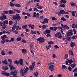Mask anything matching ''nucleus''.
Masks as SVG:
<instances>
[{"instance_id":"53","label":"nucleus","mask_w":77,"mask_h":77,"mask_svg":"<svg viewBox=\"0 0 77 77\" xmlns=\"http://www.w3.org/2000/svg\"><path fill=\"white\" fill-rule=\"evenodd\" d=\"M42 28H43V29H46L45 25H44L42 26Z\"/></svg>"},{"instance_id":"10","label":"nucleus","mask_w":77,"mask_h":77,"mask_svg":"<svg viewBox=\"0 0 77 77\" xmlns=\"http://www.w3.org/2000/svg\"><path fill=\"white\" fill-rule=\"evenodd\" d=\"M54 65H51L50 66H49L48 67V69H50L51 71H52L54 70Z\"/></svg>"},{"instance_id":"6","label":"nucleus","mask_w":77,"mask_h":77,"mask_svg":"<svg viewBox=\"0 0 77 77\" xmlns=\"http://www.w3.org/2000/svg\"><path fill=\"white\" fill-rule=\"evenodd\" d=\"M1 21H4V20L7 19L6 16L5 15L2 14V15L0 16Z\"/></svg>"},{"instance_id":"30","label":"nucleus","mask_w":77,"mask_h":77,"mask_svg":"<svg viewBox=\"0 0 77 77\" xmlns=\"http://www.w3.org/2000/svg\"><path fill=\"white\" fill-rule=\"evenodd\" d=\"M69 54H70L72 56H73V52L72 50H69Z\"/></svg>"},{"instance_id":"56","label":"nucleus","mask_w":77,"mask_h":77,"mask_svg":"<svg viewBox=\"0 0 77 77\" xmlns=\"http://www.w3.org/2000/svg\"><path fill=\"white\" fill-rule=\"evenodd\" d=\"M8 20H6L4 22V24H8Z\"/></svg>"},{"instance_id":"49","label":"nucleus","mask_w":77,"mask_h":77,"mask_svg":"<svg viewBox=\"0 0 77 77\" xmlns=\"http://www.w3.org/2000/svg\"><path fill=\"white\" fill-rule=\"evenodd\" d=\"M54 43V42L52 41L49 42H48V44L49 45L53 44Z\"/></svg>"},{"instance_id":"46","label":"nucleus","mask_w":77,"mask_h":77,"mask_svg":"<svg viewBox=\"0 0 77 77\" xmlns=\"http://www.w3.org/2000/svg\"><path fill=\"white\" fill-rule=\"evenodd\" d=\"M68 57V55L67 54H66L65 55L64 59H66Z\"/></svg>"},{"instance_id":"57","label":"nucleus","mask_w":77,"mask_h":77,"mask_svg":"<svg viewBox=\"0 0 77 77\" xmlns=\"http://www.w3.org/2000/svg\"><path fill=\"white\" fill-rule=\"evenodd\" d=\"M34 45L32 44H31L30 45V47L31 48H32L33 46Z\"/></svg>"},{"instance_id":"36","label":"nucleus","mask_w":77,"mask_h":77,"mask_svg":"<svg viewBox=\"0 0 77 77\" xmlns=\"http://www.w3.org/2000/svg\"><path fill=\"white\" fill-rule=\"evenodd\" d=\"M43 6H39L37 7V8H38L40 10H42V8Z\"/></svg>"},{"instance_id":"47","label":"nucleus","mask_w":77,"mask_h":77,"mask_svg":"<svg viewBox=\"0 0 77 77\" xmlns=\"http://www.w3.org/2000/svg\"><path fill=\"white\" fill-rule=\"evenodd\" d=\"M61 20H62L63 21H66V19H65V18L63 17H62L61 18Z\"/></svg>"},{"instance_id":"60","label":"nucleus","mask_w":77,"mask_h":77,"mask_svg":"<svg viewBox=\"0 0 77 77\" xmlns=\"http://www.w3.org/2000/svg\"><path fill=\"white\" fill-rule=\"evenodd\" d=\"M53 28L54 27H50L49 29L52 31H53Z\"/></svg>"},{"instance_id":"59","label":"nucleus","mask_w":77,"mask_h":77,"mask_svg":"<svg viewBox=\"0 0 77 77\" xmlns=\"http://www.w3.org/2000/svg\"><path fill=\"white\" fill-rule=\"evenodd\" d=\"M4 24V22L2 23V22H0V26H2L3 25V24Z\"/></svg>"},{"instance_id":"50","label":"nucleus","mask_w":77,"mask_h":77,"mask_svg":"<svg viewBox=\"0 0 77 77\" xmlns=\"http://www.w3.org/2000/svg\"><path fill=\"white\" fill-rule=\"evenodd\" d=\"M1 54L3 56V55H5V52H4V51H2L1 52Z\"/></svg>"},{"instance_id":"26","label":"nucleus","mask_w":77,"mask_h":77,"mask_svg":"<svg viewBox=\"0 0 77 77\" xmlns=\"http://www.w3.org/2000/svg\"><path fill=\"white\" fill-rule=\"evenodd\" d=\"M14 4L12 3L11 2H10V6L11 7H14Z\"/></svg>"},{"instance_id":"64","label":"nucleus","mask_w":77,"mask_h":77,"mask_svg":"<svg viewBox=\"0 0 77 77\" xmlns=\"http://www.w3.org/2000/svg\"><path fill=\"white\" fill-rule=\"evenodd\" d=\"M14 32L15 34H18V31L17 30H15Z\"/></svg>"},{"instance_id":"29","label":"nucleus","mask_w":77,"mask_h":77,"mask_svg":"<svg viewBox=\"0 0 77 77\" xmlns=\"http://www.w3.org/2000/svg\"><path fill=\"white\" fill-rule=\"evenodd\" d=\"M34 74L35 77H37L38 74H39V73L38 72L36 71V73H34Z\"/></svg>"},{"instance_id":"32","label":"nucleus","mask_w":77,"mask_h":77,"mask_svg":"<svg viewBox=\"0 0 77 77\" xmlns=\"http://www.w3.org/2000/svg\"><path fill=\"white\" fill-rule=\"evenodd\" d=\"M22 39V38L21 37H18L16 39V40L17 41H20Z\"/></svg>"},{"instance_id":"35","label":"nucleus","mask_w":77,"mask_h":77,"mask_svg":"<svg viewBox=\"0 0 77 77\" xmlns=\"http://www.w3.org/2000/svg\"><path fill=\"white\" fill-rule=\"evenodd\" d=\"M2 63L4 64H8V63H7V61L6 60H4L3 61Z\"/></svg>"},{"instance_id":"15","label":"nucleus","mask_w":77,"mask_h":77,"mask_svg":"<svg viewBox=\"0 0 77 77\" xmlns=\"http://www.w3.org/2000/svg\"><path fill=\"white\" fill-rule=\"evenodd\" d=\"M69 65V66L72 68H74L76 66V64L75 63H73L72 64H71Z\"/></svg>"},{"instance_id":"3","label":"nucleus","mask_w":77,"mask_h":77,"mask_svg":"<svg viewBox=\"0 0 77 77\" xmlns=\"http://www.w3.org/2000/svg\"><path fill=\"white\" fill-rule=\"evenodd\" d=\"M55 38L57 37L61 39L62 38H63L60 32H56L55 34Z\"/></svg>"},{"instance_id":"45","label":"nucleus","mask_w":77,"mask_h":77,"mask_svg":"<svg viewBox=\"0 0 77 77\" xmlns=\"http://www.w3.org/2000/svg\"><path fill=\"white\" fill-rule=\"evenodd\" d=\"M1 43L2 44H4L5 43V39H2V41H1Z\"/></svg>"},{"instance_id":"31","label":"nucleus","mask_w":77,"mask_h":77,"mask_svg":"<svg viewBox=\"0 0 77 77\" xmlns=\"http://www.w3.org/2000/svg\"><path fill=\"white\" fill-rule=\"evenodd\" d=\"M14 64H16L17 65H18L19 64V62L18 61H17V60H16L14 61Z\"/></svg>"},{"instance_id":"48","label":"nucleus","mask_w":77,"mask_h":77,"mask_svg":"<svg viewBox=\"0 0 77 77\" xmlns=\"http://www.w3.org/2000/svg\"><path fill=\"white\" fill-rule=\"evenodd\" d=\"M57 27H54L53 28V30L56 31L57 30Z\"/></svg>"},{"instance_id":"40","label":"nucleus","mask_w":77,"mask_h":77,"mask_svg":"<svg viewBox=\"0 0 77 77\" xmlns=\"http://www.w3.org/2000/svg\"><path fill=\"white\" fill-rule=\"evenodd\" d=\"M68 69L69 71H72V68L70 66H69Z\"/></svg>"},{"instance_id":"41","label":"nucleus","mask_w":77,"mask_h":77,"mask_svg":"<svg viewBox=\"0 0 77 77\" xmlns=\"http://www.w3.org/2000/svg\"><path fill=\"white\" fill-rule=\"evenodd\" d=\"M46 36L47 38H48L49 37H51V35L49 33L47 34L46 35Z\"/></svg>"},{"instance_id":"52","label":"nucleus","mask_w":77,"mask_h":77,"mask_svg":"<svg viewBox=\"0 0 77 77\" xmlns=\"http://www.w3.org/2000/svg\"><path fill=\"white\" fill-rule=\"evenodd\" d=\"M5 75H6L7 76H10V73L6 72Z\"/></svg>"},{"instance_id":"61","label":"nucleus","mask_w":77,"mask_h":77,"mask_svg":"<svg viewBox=\"0 0 77 77\" xmlns=\"http://www.w3.org/2000/svg\"><path fill=\"white\" fill-rule=\"evenodd\" d=\"M57 77H62V74H59L58 75Z\"/></svg>"},{"instance_id":"39","label":"nucleus","mask_w":77,"mask_h":77,"mask_svg":"<svg viewBox=\"0 0 77 77\" xmlns=\"http://www.w3.org/2000/svg\"><path fill=\"white\" fill-rule=\"evenodd\" d=\"M71 37H68L67 38H66V41H71Z\"/></svg>"},{"instance_id":"7","label":"nucleus","mask_w":77,"mask_h":77,"mask_svg":"<svg viewBox=\"0 0 77 77\" xmlns=\"http://www.w3.org/2000/svg\"><path fill=\"white\" fill-rule=\"evenodd\" d=\"M73 35L72 30L70 29L67 32V36H70Z\"/></svg>"},{"instance_id":"28","label":"nucleus","mask_w":77,"mask_h":77,"mask_svg":"<svg viewBox=\"0 0 77 77\" xmlns=\"http://www.w3.org/2000/svg\"><path fill=\"white\" fill-rule=\"evenodd\" d=\"M60 13H61V14H64L65 11L64 10H62L60 11Z\"/></svg>"},{"instance_id":"8","label":"nucleus","mask_w":77,"mask_h":77,"mask_svg":"<svg viewBox=\"0 0 77 77\" xmlns=\"http://www.w3.org/2000/svg\"><path fill=\"white\" fill-rule=\"evenodd\" d=\"M61 25L63 29H63L64 30H65V29H69V26L67 25H63V24H61Z\"/></svg>"},{"instance_id":"18","label":"nucleus","mask_w":77,"mask_h":77,"mask_svg":"<svg viewBox=\"0 0 77 77\" xmlns=\"http://www.w3.org/2000/svg\"><path fill=\"white\" fill-rule=\"evenodd\" d=\"M27 26H28L27 25H23L22 26V27L23 29H25L27 28Z\"/></svg>"},{"instance_id":"14","label":"nucleus","mask_w":77,"mask_h":77,"mask_svg":"<svg viewBox=\"0 0 77 77\" xmlns=\"http://www.w3.org/2000/svg\"><path fill=\"white\" fill-rule=\"evenodd\" d=\"M2 68L5 71H6L8 69V67L6 66H3L2 67Z\"/></svg>"},{"instance_id":"63","label":"nucleus","mask_w":77,"mask_h":77,"mask_svg":"<svg viewBox=\"0 0 77 77\" xmlns=\"http://www.w3.org/2000/svg\"><path fill=\"white\" fill-rule=\"evenodd\" d=\"M54 47L56 48H59V47L57 45H56L55 46H54Z\"/></svg>"},{"instance_id":"4","label":"nucleus","mask_w":77,"mask_h":77,"mask_svg":"<svg viewBox=\"0 0 77 77\" xmlns=\"http://www.w3.org/2000/svg\"><path fill=\"white\" fill-rule=\"evenodd\" d=\"M37 41H39V43H42L44 41H45L46 39H45L44 38L40 37L37 39Z\"/></svg>"},{"instance_id":"9","label":"nucleus","mask_w":77,"mask_h":77,"mask_svg":"<svg viewBox=\"0 0 77 77\" xmlns=\"http://www.w3.org/2000/svg\"><path fill=\"white\" fill-rule=\"evenodd\" d=\"M49 19L47 18H45L44 19V21L41 22L42 24H45V23H48Z\"/></svg>"},{"instance_id":"23","label":"nucleus","mask_w":77,"mask_h":77,"mask_svg":"<svg viewBox=\"0 0 77 77\" xmlns=\"http://www.w3.org/2000/svg\"><path fill=\"white\" fill-rule=\"evenodd\" d=\"M14 5L16 7H18V8H20V7H21L20 5L19 4H14Z\"/></svg>"},{"instance_id":"38","label":"nucleus","mask_w":77,"mask_h":77,"mask_svg":"<svg viewBox=\"0 0 77 77\" xmlns=\"http://www.w3.org/2000/svg\"><path fill=\"white\" fill-rule=\"evenodd\" d=\"M6 25L5 24H4L2 26V28L3 29H5L6 27Z\"/></svg>"},{"instance_id":"33","label":"nucleus","mask_w":77,"mask_h":77,"mask_svg":"<svg viewBox=\"0 0 77 77\" xmlns=\"http://www.w3.org/2000/svg\"><path fill=\"white\" fill-rule=\"evenodd\" d=\"M21 29V28L20 27H19V26H18L16 28V30L17 31L18 30H20Z\"/></svg>"},{"instance_id":"34","label":"nucleus","mask_w":77,"mask_h":77,"mask_svg":"<svg viewBox=\"0 0 77 77\" xmlns=\"http://www.w3.org/2000/svg\"><path fill=\"white\" fill-rule=\"evenodd\" d=\"M6 73L7 72H6L4 71H3L2 72V73H1V74L2 75H5Z\"/></svg>"},{"instance_id":"62","label":"nucleus","mask_w":77,"mask_h":77,"mask_svg":"<svg viewBox=\"0 0 77 77\" xmlns=\"http://www.w3.org/2000/svg\"><path fill=\"white\" fill-rule=\"evenodd\" d=\"M73 31L74 32V34H76V31L75 30V29H73Z\"/></svg>"},{"instance_id":"58","label":"nucleus","mask_w":77,"mask_h":77,"mask_svg":"<svg viewBox=\"0 0 77 77\" xmlns=\"http://www.w3.org/2000/svg\"><path fill=\"white\" fill-rule=\"evenodd\" d=\"M34 2H40V0H33Z\"/></svg>"},{"instance_id":"55","label":"nucleus","mask_w":77,"mask_h":77,"mask_svg":"<svg viewBox=\"0 0 77 77\" xmlns=\"http://www.w3.org/2000/svg\"><path fill=\"white\" fill-rule=\"evenodd\" d=\"M75 23H73L72 24V28H73V29H75Z\"/></svg>"},{"instance_id":"51","label":"nucleus","mask_w":77,"mask_h":77,"mask_svg":"<svg viewBox=\"0 0 77 77\" xmlns=\"http://www.w3.org/2000/svg\"><path fill=\"white\" fill-rule=\"evenodd\" d=\"M66 67H67V66H66L64 65H63L62 66V69H63L64 68H66Z\"/></svg>"},{"instance_id":"42","label":"nucleus","mask_w":77,"mask_h":77,"mask_svg":"<svg viewBox=\"0 0 77 77\" xmlns=\"http://www.w3.org/2000/svg\"><path fill=\"white\" fill-rule=\"evenodd\" d=\"M22 42L23 43H26V41L25 40V39H22Z\"/></svg>"},{"instance_id":"12","label":"nucleus","mask_w":77,"mask_h":77,"mask_svg":"<svg viewBox=\"0 0 77 77\" xmlns=\"http://www.w3.org/2000/svg\"><path fill=\"white\" fill-rule=\"evenodd\" d=\"M19 64L20 65H21L22 66L23 65V59H20V60H19Z\"/></svg>"},{"instance_id":"5","label":"nucleus","mask_w":77,"mask_h":77,"mask_svg":"<svg viewBox=\"0 0 77 77\" xmlns=\"http://www.w3.org/2000/svg\"><path fill=\"white\" fill-rule=\"evenodd\" d=\"M35 61L34 62L32 63V65H30L29 66V68L30 70L32 71H33V69L34 68L35 66Z\"/></svg>"},{"instance_id":"16","label":"nucleus","mask_w":77,"mask_h":77,"mask_svg":"<svg viewBox=\"0 0 77 77\" xmlns=\"http://www.w3.org/2000/svg\"><path fill=\"white\" fill-rule=\"evenodd\" d=\"M70 45L71 47H72V48H74V46H75V44L74 42H71Z\"/></svg>"},{"instance_id":"1","label":"nucleus","mask_w":77,"mask_h":77,"mask_svg":"<svg viewBox=\"0 0 77 77\" xmlns=\"http://www.w3.org/2000/svg\"><path fill=\"white\" fill-rule=\"evenodd\" d=\"M13 20H17L18 21H20L21 19V17L20 16L19 14H17L15 15H14L12 17Z\"/></svg>"},{"instance_id":"2","label":"nucleus","mask_w":77,"mask_h":77,"mask_svg":"<svg viewBox=\"0 0 77 77\" xmlns=\"http://www.w3.org/2000/svg\"><path fill=\"white\" fill-rule=\"evenodd\" d=\"M17 71L16 70H14V71H11L10 72V75H13V77H18L17 75Z\"/></svg>"},{"instance_id":"19","label":"nucleus","mask_w":77,"mask_h":77,"mask_svg":"<svg viewBox=\"0 0 77 77\" xmlns=\"http://www.w3.org/2000/svg\"><path fill=\"white\" fill-rule=\"evenodd\" d=\"M22 53L23 54H25L27 53V51L26 49H23L22 50Z\"/></svg>"},{"instance_id":"54","label":"nucleus","mask_w":77,"mask_h":77,"mask_svg":"<svg viewBox=\"0 0 77 77\" xmlns=\"http://www.w3.org/2000/svg\"><path fill=\"white\" fill-rule=\"evenodd\" d=\"M60 7H61L62 8H65V5L64 4H63V5H60Z\"/></svg>"},{"instance_id":"13","label":"nucleus","mask_w":77,"mask_h":77,"mask_svg":"<svg viewBox=\"0 0 77 77\" xmlns=\"http://www.w3.org/2000/svg\"><path fill=\"white\" fill-rule=\"evenodd\" d=\"M66 60H68L69 63V65H71L72 63V60L70 59H67Z\"/></svg>"},{"instance_id":"43","label":"nucleus","mask_w":77,"mask_h":77,"mask_svg":"<svg viewBox=\"0 0 77 77\" xmlns=\"http://www.w3.org/2000/svg\"><path fill=\"white\" fill-rule=\"evenodd\" d=\"M8 61L10 62V64L11 65L12 64V60H11V59H8Z\"/></svg>"},{"instance_id":"37","label":"nucleus","mask_w":77,"mask_h":77,"mask_svg":"<svg viewBox=\"0 0 77 77\" xmlns=\"http://www.w3.org/2000/svg\"><path fill=\"white\" fill-rule=\"evenodd\" d=\"M51 19L52 20H54L55 21H56L57 19L55 18V17H51Z\"/></svg>"},{"instance_id":"44","label":"nucleus","mask_w":77,"mask_h":77,"mask_svg":"<svg viewBox=\"0 0 77 77\" xmlns=\"http://www.w3.org/2000/svg\"><path fill=\"white\" fill-rule=\"evenodd\" d=\"M13 24V21L12 20H10L9 21V24L10 25H11Z\"/></svg>"},{"instance_id":"25","label":"nucleus","mask_w":77,"mask_h":77,"mask_svg":"<svg viewBox=\"0 0 77 77\" xmlns=\"http://www.w3.org/2000/svg\"><path fill=\"white\" fill-rule=\"evenodd\" d=\"M60 2L61 3H63L64 4H66L67 2L65 0H61V1H60Z\"/></svg>"},{"instance_id":"22","label":"nucleus","mask_w":77,"mask_h":77,"mask_svg":"<svg viewBox=\"0 0 77 77\" xmlns=\"http://www.w3.org/2000/svg\"><path fill=\"white\" fill-rule=\"evenodd\" d=\"M3 13H2V14L3 15H5V14H8V11H3Z\"/></svg>"},{"instance_id":"17","label":"nucleus","mask_w":77,"mask_h":77,"mask_svg":"<svg viewBox=\"0 0 77 77\" xmlns=\"http://www.w3.org/2000/svg\"><path fill=\"white\" fill-rule=\"evenodd\" d=\"M5 38H8V37L6 36V35H2L1 36V38L2 40H5Z\"/></svg>"},{"instance_id":"24","label":"nucleus","mask_w":77,"mask_h":77,"mask_svg":"<svg viewBox=\"0 0 77 77\" xmlns=\"http://www.w3.org/2000/svg\"><path fill=\"white\" fill-rule=\"evenodd\" d=\"M71 5L72 7H74L76 6V3H75L74 2H72V3L70 4Z\"/></svg>"},{"instance_id":"21","label":"nucleus","mask_w":77,"mask_h":77,"mask_svg":"<svg viewBox=\"0 0 77 77\" xmlns=\"http://www.w3.org/2000/svg\"><path fill=\"white\" fill-rule=\"evenodd\" d=\"M9 66L10 68V69L11 71H12V70L15 69V68L13 66H11V65H9Z\"/></svg>"},{"instance_id":"20","label":"nucleus","mask_w":77,"mask_h":77,"mask_svg":"<svg viewBox=\"0 0 77 77\" xmlns=\"http://www.w3.org/2000/svg\"><path fill=\"white\" fill-rule=\"evenodd\" d=\"M15 13L12 10H9L8 11V13L10 14H14Z\"/></svg>"},{"instance_id":"27","label":"nucleus","mask_w":77,"mask_h":77,"mask_svg":"<svg viewBox=\"0 0 77 77\" xmlns=\"http://www.w3.org/2000/svg\"><path fill=\"white\" fill-rule=\"evenodd\" d=\"M51 45H49L48 46H45V48H47V50H48L49 49V48H51Z\"/></svg>"},{"instance_id":"11","label":"nucleus","mask_w":77,"mask_h":77,"mask_svg":"<svg viewBox=\"0 0 77 77\" xmlns=\"http://www.w3.org/2000/svg\"><path fill=\"white\" fill-rule=\"evenodd\" d=\"M51 32V31L50 29H46L45 31L43 32V33L45 34V35H46L47 33H50Z\"/></svg>"}]
</instances>
